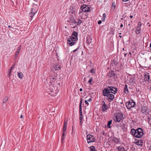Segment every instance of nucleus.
Instances as JSON below:
<instances>
[{
  "label": "nucleus",
  "mask_w": 151,
  "mask_h": 151,
  "mask_svg": "<svg viewBox=\"0 0 151 151\" xmlns=\"http://www.w3.org/2000/svg\"><path fill=\"white\" fill-rule=\"evenodd\" d=\"M78 33L75 31H73L71 35L70 36V38H68L67 39L68 44L70 46H72L75 45L76 43L75 41L78 40Z\"/></svg>",
  "instance_id": "nucleus-1"
},
{
  "label": "nucleus",
  "mask_w": 151,
  "mask_h": 151,
  "mask_svg": "<svg viewBox=\"0 0 151 151\" xmlns=\"http://www.w3.org/2000/svg\"><path fill=\"white\" fill-rule=\"evenodd\" d=\"M130 132L132 135L138 138H141L144 134L143 130L140 128H138L136 130L132 129Z\"/></svg>",
  "instance_id": "nucleus-2"
},
{
  "label": "nucleus",
  "mask_w": 151,
  "mask_h": 151,
  "mask_svg": "<svg viewBox=\"0 0 151 151\" xmlns=\"http://www.w3.org/2000/svg\"><path fill=\"white\" fill-rule=\"evenodd\" d=\"M81 10L80 11V12H90L89 14L91 16V19H92V20L94 19V17L93 13V12H91V10L88 6L85 4H83L81 6Z\"/></svg>",
  "instance_id": "nucleus-3"
},
{
  "label": "nucleus",
  "mask_w": 151,
  "mask_h": 151,
  "mask_svg": "<svg viewBox=\"0 0 151 151\" xmlns=\"http://www.w3.org/2000/svg\"><path fill=\"white\" fill-rule=\"evenodd\" d=\"M123 116L122 114L118 112L114 117V120L116 122H119L123 119Z\"/></svg>",
  "instance_id": "nucleus-4"
},
{
  "label": "nucleus",
  "mask_w": 151,
  "mask_h": 151,
  "mask_svg": "<svg viewBox=\"0 0 151 151\" xmlns=\"http://www.w3.org/2000/svg\"><path fill=\"white\" fill-rule=\"evenodd\" d=\"M135 105V103L132 99H131L129 101L126 103V106L128 109H130L134 107Z\"/></svg>",
  "instance_id": "nucleus-5"
},
{
  "label": "nucleus",
  "mask_w": 151,
  "mask_h": 151,
  "mask_svg": "<svg viewBox=\"0 0 151 151\" xmlns=\"http://www.w3.org/2000/svg\"><path fill=\"white\" fill-rule=\"evenodd\" d=\"M57 76L53 75H50L47 78V80L49 81L50 83L54 82L57 79Z\"/></svg>",
  "instance_id": "nucleus-6"
},
{
  "label": "nucleus",
  "mask_w": 151,
  "mask_h": 151,
  "mask_svg": "<svg viewBox=\"0 0 151 151\" xmlns=\"http://www.w3.org/2000/svg\"><path fill=\"white\" fill-rule=\"evenodd\" d=\"M87 139L88 143L94 142V137L91 134H88L87 136Z\"/></svg>",
  "instance_id": "nucleus-7"
},
{
  "label": "nucleus",
  "mask_w": 151,
  "mask_h": 151,
  "mask_svg": "<svg viewBox=\"0 0 151 151\" xmlns=\"http://www.w3.org/2000/svg\"><path fill=\"white\" fill-rule=\"evenodd\" d=\"M109 89V91L110 93H111L113 94H115L117 92V89L113 86H109L108 87Z\"/></svg>",
  "instance_id": "nucleus-8"
},
{
  "label": "nucleus",
  "mask_w": 151,
  "mask_h": 151,
  "mask_svg": "<svg viewBox=\"0 0 151 151\" xmlns=\"http://www.w3.org/2000/svg\"><path fill=\"white\" fill-rule=\"evenodd\" d=\"M103 95L104 96H107L110 93L109 91V89L108 87L107 88H105L103 91Z\"/></svg>",
  "instance_id": "nucleus-9"
},
{
  "label": "nucleus",
  "mask_w": 151,
  "mask_h": 151,
  "mask_svg": "<svg viewBox=\"0 0 151 151\" xmlns=\"http://www.w3.org/2000/svg\"><path fill=\"white\" fill-rule=\"evenodd\" d=\"M102 111L103 112L106 111V110L108 109V107L106 106L104 101L102 102Z\"/></svg>",
  "instance_id": "nucleus-10"
},
{
  "label": "nucleus",
  "mask_w": 151,
  "mask_h": 151,
  "mask_svg": "<svg viewBox=\"0 0 151 151\" xmlns=\"http://www.w3.org/2000/svg\"><path fill=\"white\" fill-rule=\"evenodd\" d=\"M144 80L146 81L150 82V76L149 73H145L144 74Z\"/></svg>",
  "instance_id": "nucleus-11"
},
{
  "label": "nucleus",
  "mask_w": 151,
  "mask_h": 151,
  "mask_svg": "<svg viewBox=\"0 0 151 151\" xmlns=\"http://www.w3.org/2000/svg\"><path fill=\"white\" fill-rule=\"evenodd\" d=\"M81 100L79 104V115L80 116H83L82 110V99L81 98Z\"/></svg>",
  "instance_id": "nucleus-12"
},
{
  "label": "nucleus",
  "mask_w": 151,
  "mask_h": 151,
  "mask_svg": "<svg viewBox=\"0 0 151 151\" xmlns=\"http://www.w3.org/2000/svg\"><path fill=\"white\" fill-rule=\"evenodd\" d=\"M108 76L109 78H114L116 77V74L113 71L109 72Z\"/></svg>",
  "instance_id": "nucleus-13"
},
{
  "label": "nucleus",
  "mask_w": 151,
  "mask_h": 151,
  "mask_svg": "<svg viewBox=\"0 0 151 151\" xmlns=\"http://www.w3.org/2000/svg\"><path fill=\"white\" fill-rule=\"evenodd\" d=\"M138 26L137 27V28L135 32L136 34H139L140 33V27L141 26V23L140 22H139L138 24Z\"/></svg>",
  "instance_id": "nucleus-14"
},
{
  "label": "nucleus",
  "mask_w": 151,
  "mask_h": 151,
  "mask_svg": "<svg viewBox=\"0 0 151 151\" xmlns=\"http://www.w3.org/2000/svg\"><path fill=\"white\" fill-rule=\"evenodd\" d=\"M70 12L72 14H76V8L75 6H71L70 7Z\"/></svg>",
  "instance_id": "nucleus-15"
},
{
  "label": "nucleus",
  "mask_w": 151,
  "mask_h": 151,
  "mask_svg": "<svg viewBox=\"0 0 151 151\" xmlns=\"http://www.w3.org/2000/svg\"><path fill=\"white\" fill-rule=\"evenodd\" d=\"M107 97L110 100V101L113 100L114 98V95L111 93H110L109 95H108L107 96Z\"/></svg>",
  "instance_id": "nucleus-16"
},
{
  "label": "nucleus",
  "mask_w": 151,
  "mask_h": 151,
  "mask_svg": "<svg viewBox=\"0 0 151 151\" xmlns=\"http://www.w3.org/2000/svg\"><path fill=\"white\" fill-rule=\"evenodd\" d=\"M119 64V63L117 60H114L112 61L111 65L114 66H116Z\"/></svg>",
  "instance_id": "nucleus-17"
},
{
  "label": "nucleus",
  "mask_w": 151,
  "mask_h": 151,
  "mask_svg": "<svg viewBox=\"0 0 151 151\" xmlns=\"http://www.w3.org/2000/svg\"><path fill=\"white\" fill-rule=\"evenodd\" d=\"M92 38L90 36L89 37H87V43L88 45H90L91 43V42L92 41Z\"/></svg>",
  "instance_id": "nucleus-18"
},
{
  "label": "nucleus",
  "mask_w": 151,
  "mask_h": 151,
  "mask_svg": "<svg viewBox=\"0 0 151 151\" xmlns=\"http://www.w3.org/2000/svg\"><path fill=\"white\" fill-rule=\"evenodd\" d=\"M54 68L56 70H59L60 69L61 67L59 64L57 63L55 65Z\"/></svg>",
  "instance_id": "nucleus-19"
},
{
  "label": "nucleus",
  "mask_w": 151,
  "mask_h": 151,
  "mask_svg": "<svg viewBox=\"0 0 151 151\" xmlns=\"http://www.w3.org/2000/svg\"><path fill=\"white\" fill-rule=\"evenodd\" d=\"M63 134H62V138H61V142L62 143L63 142V141H64V139L65 137V134L66 133V131H63Z\"/></svg>",
  "instance_id": "nucleus-20"
},
{
  "label": "nucleus",
  "mask_w": 151,
  "mask_h": 151,
  "mask_svg": "<svg viewBox=\"0 0 151 151\" xmlns=\"http://www.w3.org/2000/svg\"><path fill=\"white\" fill-rule=\"evenodd\" d=\"M67 124V121H65L63 124V131H66Z\"/></svg>",
  "instance_id": "nucleus-21"
},
{
  "label": "nucleus",
  "mask_w": 151,
  "mask_h": 151,
  "mask_svg": "<svg viewBox=\"0 0 151 151\" xmlns=\"http://www.w3.org/2000/svg\"><path fill=\"white\" fill-rule=\"evenodd\" d=\"M117 151H125L124 148L121 146L117 147Z\"/></svg>",
  "instance_id": "nucleus-22"
},
{
  "label": "nucleus",
  "mask_w": 151,
  "mask_h": 151,
  "mask_svg": "<svg viewBox=\"0 0 151 151\" xmlns=\"http://www.w3.org/2000/svg\"><path fill=\"white\" fill-rule=\"evenodd\" d=\"M124 91L125 94H128L129 93V91L127 88V86L125 84L124 88Z\"/></svg>",
  "instance_id": "nucleus-23"
},
{
  "label": "nucleus",
  "mask_w": 151,
  "mask_h": 151,
  "mask_svg": "<svg viewBox=\"0 0 151 151\" xmlns=\"http://www.w3.org/2000/svg\"><path fill=\"white\" fill-rule=\"evenodd\" d=\"M135 144L138 145L142 146L143 145V142L141 140H140L136 142Z\"/></svg>",
  "instance_id": "nucleus-24"
},
{
  "label": "nucleus",
  "mask_w": 151,
  "mask_h": 151,
  "mask_svg": "<svg viewBox=\"0 0 151 151\" xmlns=\"http://www.w3.org/2000/svg\"><path fill=\"white\" fill-rule=\"evenodd\" d=\"M21 47H22V46L21 45H19L18 47L17 48V50L16 52V55H18V54L20 52V50L21 49Z\"/></svg>",
  "instance_id": "nucleus-25"
},
{
  "label": "nucleus",
  "mask_w": 151,
  "mask_h": 151,
  "mask_svg": "<svg viewBox=\"0 0 151 151\" xmlns=\"http://www.w3.org/2000/svg\"><path fill=\"white\" fill-rule=\"evenodd\" d=\"M141 111L142 113H146L147 111V108L146 107H142V108Z\"/></svg>",
  "instance_id": "nucleus-26"
},
{
  "label": "nucleus",
  "mask_w": 151,
  "mask_h": 151,
  "mask_svg": "<svg viewBox=\"0 0 151 151\" xmlns=\"http://www.w3.org/2000/svg\"><path fill=\"white\" fill-rule=\"evenodd\" d=\"M17 76H18L20 78H22L23 76V74L22 72L18 73Z\"/></svg>",
  "instance_id": "nucleus-27"
},
{
  "label": "nucleus",
  "mask_w": 151,
  "mask_h": 151,
  "mask_svg": "<svg viewBox=\"0 0 151 151\" xmlns=\"http://www.w3.org/2000/svg\"><path fill=\"white\" fill-rule=\"evenodd\" d=\"M112 120H111L108 122V124H107V127L109 128H110L111 127L110 125L112 123Z\"/></svg>",
  "instance_id": "nucleus-28"
},
{
  "label": "nucleus",
  "mask_w": 151,
  "mask_h": 151,
  "mask_svg": "<svg viewBox=\"0 0 151 151\" xmlns=\"http://www.w3.org/2000/svg\"><path fill=\"white\" fill-rule=\"evenodd\" d=\"M134 80H135V79L134 78H131L129 80L130 83V84H134L135 82Z\"/></svg>",
  "instance_id": "nucleus-29"
},
{
  "label": "nucleus",
  "mask_w": 151,
  "mask_h": 151,
  "mask_svg": "<svg viewBox=\"0 0 151 151\" xmlns=\"http://www.w3.org/2000/svg\"><path fill=\"white\" fill-rule=\"evenodd\" d=\"M113 141L114 142H115L116 143H117L119 142V140L117 138H114L113 139Z\"/></svg>",
  "instance_id": "nucleus-30"
},
{
  "label": "nucleus",
  "mask_w": 151,
  "mask_h": 151,
  "mask_svg": "<svg viewBox=\"0 0 151 151\" xmlns=\"http://www.w3.org/2000/svg\"><path fill=\"white\" fill-rule=\"evenodd\" d=\"M116 7L115 3V2H113L112 4L111 9L114 10Z\"/></svg>",
  "instance_id": "nucleus-31"
},
{
  "label": "nucleus",
  "mask_w": 151,
  "mask_h": 151,
  "mask_svg": "<svg viewBox=\"0 0 151 151\" xmlns=\"http://www.w3.org/2000/svg\"><path fill=\"white\" fill-rule=\"evenodd\" d=\"M82 120H83V116H80L79 117V121H80V125H82Z\"/></svg>",
  "instance_id": "nucleus-32"
},
{
  "label": "nucleus",
  "mask_w": 151,
  "mask_h": 151,
  "mask_svg": "<svg viewBox=\"0 0 151 151\" xmlns=\"http://www.w3.org/2000/svg\"><path fill=\"white\" fill-rule=\"evenodd\" d=\"M82 22V21L79 19H78V22H77V24L76 25H80Z\"/></svg>",
  "instance_id": "nucleus-33"
},
{
  "label": "nucleus",
  "mask_w": 151,
  "mask_h": 151,
  "mask_svg": "<svg viewBox=\"0 0 151 151\" xmlns=\"http://www.w3.org/2000/svg\"><path fill=\"white\" fill-rule=\"evenodd\" d=\"M90 151H94V146H92L89 147Z\"/></svg>",
  "instance_id": "nucleus-34"
},
{
  "label": "nucleus",
  "mask_w": 151,
  "mask_h": 151,
  "mask_svg": "<svg viewBox=\"0 0 151 151\" xmlns=\"http://www.w3.org/2000/svg\"><path fill=\"white\" fill-rule=\"evenodd\" d=\"M74 19H74V18H73V16L72 15H71V16L70 17V19H69L70 21L69 22H70V23H71V22H72V21L74 20Z\"/></svg>",
  "instance_id": "nucleus-35"
},
{
  "label": "nucleus",
  "mask_w": 151,
  "mask_h": 151,
  "mask_svg": "<svg viewBox=\"0 0 151 151\" xmlns=\"http://www.w3.org/2000/svg\"><path fill=\"white\" fill-rule=\"evenodd\" d=\"M12 72V70H9L8 71V72L9 73V74L7 75V76L8 77H10L11 76V75H12V74H11Z\"/></svg>",
  "instance_id": "nucleus-36"
},
{
  "label": "nucleus",
  "mask_w": 151,
  "mask_h": 151,
  "mask_svg": "<svg viewBox=\"0 0 151 151\" xmlns=\"http://www.w3.org/2000/svg\"><path fill=\"white\" fill-rule=\"evenodd\" d=\"M31 12L33 14V15L36 13V11L34 8L32 9Z\"/></svg>",
  "instance_id": "nucleus-37"
},
{
  "label": "nucleus",
  "mask_w": 151,
  "mask_h": 151,
  "mask_svg": "<svg viewBox=\"0 0 151 151\" xmlns=\"http://www.w3.org/2000/svg\"><path fill=\"white\" fill-rule=\"evenodd\" d=\"M34 15L31 12L29 14V17H31L30 19H31V20L32 19L33 16Z\"/></svg>",
  "instance_id": "nucleus-38"
},
{
  "label": "nucleus",
  "mask_w": 151,
  "mask_h": 151,
  "mask_svg": "<svg viewBox=\"0 0 151 151\" xmlns=\"http://www.w3.org/2000/svg\"><path fill=\"white\" fill-rule=\"evenodd\" d=\"M8 97H7L6 96L5 98H4V100H3V102H4V103L8 101Z\"/></svg>",
  "instance_id": "nucleus-39"
},
{
  "label": "nucleus",
  "mask_w": 151,
  "mask_h": 151,
  "mask_svg": "<svg viewBox=\"0 0 151 151\" xmlns=\"http://www.w3.org/2000/svg\"><path fill=\"white\" fill-rule=\"evenodd\" d=\"M103 15V17L104 20H103V19H102V21H104L105 20V18L106 17V15L105 13H104Z\"/></svg>",
  "instance_id": "nucleus-40"
},
{
  "label": "nucleus",
  "mask_w": 151,
  "mask_h": 151,
  "mask_svg": "<svg viewBox=\"0 0 151 151\" xmlns=\"http://www.w3.org/2000/svg\"><path fill=\"white\" fill-rule=\"evenodd\" d=\"M147 119H148V122H149L150 121L151 119V116H148L147 117Z\"/></svg>",
  "instance_id": "nucleus-41"
},
{
  "label": "nucleus",
  "mask_w": 151,
  "mask_h": 151,
  "mask_svg": "<svg viewBox=\"0 0 151 151\" xmlns=\"http://www.w3.org/2000/svg\"><path fill=\"white\" fill-rule=\"evenodd\" d=\"M92 79L93 78H91L88 82V83H91L92 81Z\"/></svg>",
  "instance_id": "nucleus-42"
},
{
  "label": "nucleus",
  "mask_w": 151,
  "mask_h": 151,
  "mask_svg": "<svg viewBox=\"0 0 151 151\" xmlns=\"http://www.w3.org/2000/svg\"><path fill=\"white\" fill-rule=\"evenodd\" d=\"M73 23L74 24L77 23V22L75 19L74 20L72 21V22H71V23Z\"/></svg>",
  "instance_id": "nucleus-43"
},
{
  "label": "nucleus",
  "mask_w": 151,
  "mask_h": 151,
  "mask_svg": "<svg viewBox=\"0 0 151 151\" xmlns=\"http://www.w3.org/2000/svg\"><path fill=\"white\" fill-rule=\"evenodd\" d=\"M88 101L87 100L85 101V104L87 105V106H88L89 105V103H88Z\"/></svg>",
  "instance_id": "nucleus-44"
},
{
  "label": "nucleus",
  "mask_w": 151,
  "mask_h": 151,
  "mask_svg": "<svg viewBox=\"0 0 151 151\" xmlns=\"http://www.w3.org/2000/svg\"><path fill=\"white\" fill-rule=\"evenodd\" d=\"M79 46H78V47H77V49H76L75 50H74L73 51V52H76V51H77V50L79 49Z\"/></svg>",
  "instance_id": "nucleus-45"
},
{
  "label": "nucleus",
  "mask_w": 151,
  "mask_h": 151,
  "mask_svg": "<svg viewBox=\"0 0 151 151\" xmlns=\"http://www.w3.org/2000/svg\"><path fill=\"white\" fill-rule=\"evenodd\" d=\"M94 70V69H91V70H90V72L91 73H93V72Z\"/></svg>",
  "instance_id": "nucleus-46"
},
{
  "label": "nucleus",
  "mask_w": 151,
  "mask_h": 151,
  "mask_svg": "<svg viewBox=\"0 0 151 151\" xmlns=\"http://www.w3.org/2000/svg\"><path fill=\"white\" fill-rule=\"evenodd\" d=\"M102 23V22H101V20H99L98 22V24H101Z\"/></svg>",
  "instance_id": "nucleus-47"
},
{
  "label": "nucleus",
  "mask_w": 151,
  "mask_h": 151,
  "mask_svg": "<svg viewBox=\"0 0 151 151\" xmlns=\"http://www.w3.org/2000/svg\"><path fill=\"white\" fill-rule=\"evenodd\" d=\"M87 101L89 102H90L92 101V99L91 98H89Z\"/></svg>",
  "instance_id": "nucleus-48"
},
{
  "label": "nucleus",
  "mask_w": 151,
  "mask_h": 151,
  "mask_svg": "<svg viewBox=\"0 0 151 151\" xmlns=\"http://www.w3.org/2000/svg\"><path fill=\"white\" fill-rule=\"evenodd\" d=\"M149 66H150V65L143 66H142V67L144 68H148L149 67Z\"/></svg>",
  "instance_id": "nucleus-49"
},
{
  "label": "nucleus",
  "mask_w": 151,
  "mask_h": 151,
  "mask_svg": "<svg viewBox=\"0 0 151 151\" xmlns=\"http://www.w3.org/2000/svg\"><path fill=\"white\" fill-rule=\"evenodd\" d=\"M123 27V24H121L120 26V29H120L121 27Z\"/></svg>",
  "instance_id": "nucleus-50"
},
{
  "label": "nucleus",
  "mask_w": 151,
  "mask_h": 151,
  "mask_svg": "<svg viewBox=\"0 0 151 151\" xmlns=\"http://www.w3.org/2000/svg\"><path fill=\"white\" fill-rule=\"evenodd\" d=\"M93 94V93H89V95H90V96H91V97H92V98H93V97H92V96H91V95H92V94Z\"/></svg>",
  "instance_id": "nucleus-51"
},
{
  "label": "nucleus",
  "mask_w": 151,
  "mask_h": 151,
  "mask_svg": "<svg viewBox=\"0 0 151 151\" xmlns=\"http://www.w3.org/2000/svg\"><path fill=\"white\" fill-rule=\"evenodd\" d=\"M150 63L149 64V65H150V64H151V57H150Z\"/></svg>",
  "instance_id": "nucleus-52"
},
{
  "label": "nucleus",
  "mask_w": 151,
  "mask_h": 151,
  "mask_svg": "<svg viewBox=\"0 0 151 151\" xmlns=\"http://www.w3.org/2000/svg\"><path fill=\"white\" fill-rule=\"evenodd\" d=\"M13 65H13L10 68V70H12V69L13 68Z\"/></svg>",
  "instance_id": "nucleus-53"
},
{
  "label": "nucleus",
  "mask_w": 151,
  "mask_h": 151,
  "mask_svg": "<svg viewBox=\"0 0 151 151\" xmlns=\"http://www.w3.org/2000/svg\"><path fill=\"white\" fill-rule=\"evenodd\" d=\"M23 117V116L22 115H21L20 116V118L21 119Z\"/></svg>",
  "instance_id": "nucleus-54"
},
{
  "label": "nucleus",
  "mask_w": 151,
  "mask_h": 151,
  "mask_svg": "<svg viewBox=\"0 0 151 151\" xmlns=\"http://www.w3.org/2000/svg\"><path fill=\"white\" fill-rule=\"evenodd\" d=\"M149 149L150 150H151V145L149 146Z\"/></svg>",
  "instance_id": "nucleus-55"
},
{
  "label": "nucleus",
  "mask_w": 151,
  "mask_h": 151,
  "mask_svg": "<svg viewBox=\"0 0 151 151\" xmlns=\"http://www.w3.org/2000/svg\"><path fill=\"white\" fill-rule=\"evenodd\" d=\"M18 55H16V53H15V58H16L17 56Z\"/></svg>",
  "instance_id": "nucleus-56"
},
{
  "label": "nucleus",
  "mask_w": 151,
  "mask_h": 151,
  "mask_svg": "<svg viewBox=\"0 0 151 151\" xmlns=\"http://www.w3.org/2000/svg\"><path fill=\"white\" fill-rule=\"evenodd\" d=\"M83 90V89L82 88H81L79 89V91H82Z\"/></svg>",
  "instance_id": "nucleus-57"
},
{
  "label": "nucleus",
  "mask_w": 151,
  "mask_h": 151,
  "mask_svg": "<svg viewBox=\"0 0 151 151\" xmlns=\"http://www.w3.org/2000/svg\"><path fill=\"white\" fill-rule=\"evenodd\" d=\"M8 27L9 28H13V27H12L10 25H9L8 26Z\"/></svg>",
  "instance_id": "nucleus-58"
},
{
  "label": "nucleus",
  "mask_w": 151,
  "mask_h": 151,
  "mask_svg": "<svg viewBox=\"0 0 151 151\" xmlns=\"http://www.w3.org/2000/svg\"><path fill=\"white\" fill-rule=\"evenodd\" d=\"M130 17L131 18H133V16L132 15H130Z\"/></svg>",
  "instance_id": "nucleus-59"
},
{
  "label": "nucleus",
  "mask_w": 151,
  "mask_h": 151,
  "mask_svg": "<svg viewBox=\"0 0 151 151\" xmlns=\"http://www.w3.org/2000/svg\"><path fill=\"white\" fill-rule=\"evenodd\" d=\"M123 1H127L128 0H122Z\"/></svg>",
  "instance_id": "nucleus-60"
},
{
  "label": "nucleus",
  "mask_w": 151,
  "mask_h": 151,
  "mask_svg": "<svg viewBox=\"0 0 151 151\" xmlns=\"http://www.w3.org/2000/svg\"><path fill=\"white\" fill-rule=\"evenodd\" d=\"M58 85H59V86H60V83H58Z\"/></svg>",
  "instance_id": "nucleus-61"
},
{
  "label": "nucleus",
  "mask_w": 151,
  "mask_h": 151,
  "mask_svg": "<svg viewBox=\"0 0 151 151\" xmlns=\"http://www.w3.org/2000/svg\"><path fill=\"white\" fill-rule=\"evenodd\" d=\"M150 47H151V44H150Z\"/></svg>",
  "instance_id": "nucleus-62"
},
{
  "label": "nucleus",
  "mask_w": 151,
  "mask_h": 151,
  "mask_svg": "<svg viewBox=\"0 0 151 151\" xmlns=\"http://www.w3.org/2000/svg\"><path fill=\"white\" fill-rule=\"evenodd\" d=\"M119 37L121 38V37H122V36H119Z\"/></svg>",
  "instance_id": "nucleus-63"
},
{
  "label": "nucleus",
  "mask_w": 151,
  "mask_h": 151,
  "mask_svg": "<svg viewBox=\"0 0 151 151\" xmlns=\"http://www.w3.org/2000/svg\"><path fill=\"white\" fill-rule=\"evenodd\" d=\"M119 35H121V33H119Z\"/></svg>",
  "instance_id": "nucleus-64"
}]
</instances>
